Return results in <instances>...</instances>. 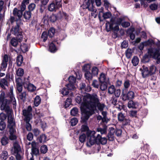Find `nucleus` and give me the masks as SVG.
<instances>
[{
    "instance_id": "obj_2",
    "label": "nucleus",
    "mask_w": 160,
    "mask_h": 160,
    "mask_svg": "<svg viewBox=\"0 0 160 160\" xmlns=\"http://www.w3.org/2000/svg\"><path fill=\"white\" fill-rule=\"evenodd\" d=\"M8 122L7 128L8 129L9 139L11 141L17 140L18 136L16 129V123L15 122L13 121V118L12 116L8 117Z\"/></svg>"
},
{
    "instance_id": "obj_20",
    "label": "nucleus",
    "mask_w": 160,
    "mask_h": 160,
    "mask_svg": "<svg viewBox=\"0 0 160 160\" xmlns=\"http://www.w3.org/2000/svg\"><path fill=\"white\" fill-rule=\"evenodd\" d=\"M88 94L87 93L86 95L84 96H81V95H78L77 96L76 98L75 99V100L76 101V102L79 103H81V105L82 103L83 102V98L85 97V96H86L87 94Z\"/></svg>"
},
{
    "instance_id": "obj_7",
    "label": "nucleus",
    "mask_w": 160,
    "mask_h": 160,
    "mask_svg": "<svg viewBox=\"0 0 160 160\" xmlns=\"http://www.w3.org/2000/svg\"><path fill=\"white\" fill-rule=\"evenodd\" d=\"M94 2V0H85L82 5L83 9H88V11L94 12V6L93 4Z\"/></svg>"
},
{
    "instance_id": "obj_45",
    "label": "nucleus",
    "mask_w": 160,
    "mask_h": 160,
    "mask_svg": "<svg viewBox=\"0 0 160 160\" xmlns=\"http://www.w3.org/2000/svg\"><path fill=\"white\" fill-rule=\"evenodd\" d=\"M128 107L129 108H136V103L132 100H130L128 102Z\"/></svg>"
},
{
    "instance_id": "obj_24",
    "label": "nucleus",
    "mask_w": 160,
    "mask_h": 160,
    "mask_svg": "<svg viewBox=\"0 0 160 160\" xmlns=\"http://www.w3.org/2000/svg\"><path fill=\"white\" fill-rule=\"evenodd\" d=\"M21 51L23 53H25L28 51V47L26 43H23L22 44H21L20 47Z\"/></svg>"
},
{
    "instance_id": "obj_59",
    "label": "nucleus",
    "mask_w": 160,
    "mask_h": 160,
    "mask_svg": "<svg viewBox=\"0 0 160 160\" xmlns=\"http://www.w3.org/2000/svg\"><path fill=\"white\" fill-rule=\"evenodd\" d=\"M6 125L5 122L4 121H1L0 122V130L3 131L6 128Z\"/></svg>"
},
{
    "instance_id": "obj_44",
    "label": "nucleus",
    "mask_w": 160,
    "mask_h": 160,
    "mask_svg": "<svg viewBox=\"0 0 160 160\" xmlns=\"http://www.w3.org/2000/svg\"><path fill=\"white\" fill-rule=\"evenodd\" d=\"M48 150V148L46 145H43L41 147L40 150L41 153L45 154L47 152Z\"/></svg>"
},
{
    "instance_id": "obj_29",
    "label": "nucleus",
    "mask_w": 160,
    "mask_h": 160,
    "mask_svg": "<svg viewBox=\"0 0 160 160\" xmlns=\"http://www.w3.org/2000/svg\"><path fill=\"white\" fill-rule=\"evenodd\" d=\"M18 42L19 40L17 38L16 39L15 38H13L11 40L10 43L12 46L16 47L18 44Z\"/></svg>"
},
{
    "instance_id": "obj_14",
    "label": "nucleus",
    "mask_w": 160,
    "mask_h": 160,
    "mask_svg": "<svg viewBox=\"0 0 160 160\" xmlns=\"http://www.w3.org/2000/svg\"><path fill=\"white\" fill-rule=\"evenodd\" d=\"M97 136L98 137L97 138L98 143H100L102 145L105 144L107 143V139L106 138H102L101 136L99 134H97Z\"/></svg>"
},
{
    "instance_id": "obj_64",
    "label": "nucleus",
    "mask_w": 160,
    "mask_h": 160,
    "mask_svg": "<svg viewBox=\"0 0 160 160\" xmlns=\"http://www.w3.org/2000/svg\"><path fill=\"white\" fill-rule=\"evenodd\" d=\"M82 132H84L89 131L88 127L86 125H82L81 128Z\"/></svg>"
},
{
    "instance_id": "obj_9",
    "label": "nucleus",
    "mask_w": 160,
    "mask_h": 160,
    "mask_svg": "<svg viewBox=\"0 0 160 160\" xmlns=\"http://www.w3.org/2000/svg\"><path fill=\"white\" fill-rule=\"evenodd\" d=\"M122 98L124 101L127 100H130L132 99L134 97V92L131 91H126L125 92H122L121 95Z\"/></svg>"
},
{
    "instance_id": "obj_22",
    "label": "nucleus",
    "mask_w": 160,
    "mask_h": 160,
    "mask_svg": "<svg viewBox=\"0 0 160 160\" xmlns=\"http://www.w3.org/2000/svg\"><path fill=\"white\" fill-rule=\"evenodd\" d=\"M72 100L71 98L69 97L67 98L65 102V104L64 105L65 108H67L70 105H72Z\"/></svg>"
},
{
    "instance_id": "obj_41",
    "label": "nucleus",
    "mask_w": 160,
    "mask_h": 160,
    "mask_svg": "<svg viewBox=\"0 0 160 160\" xmlns=\"http://www.w3.org/2000/svg\"><path fill=\"white\" fill-rule=\"evenodd\" d=\"M23 61V58L22 56H18L17 59V62L18 66H21Z\"/></svg>"
},
{
    "instance_id": "obj_48",
    "label": "nucleus",
    "mask_w": 160,
    "mask_h": 160,
    "mask_svg": "<svg viewBox=\"0 0 160 160\" xmlns=\"http://www.w3.org/2000/svg\"><path fill=\"white\" fill-rule=\"evenodd\" d=\"M48 33H47V32H43L41 36V38L43 39V42H45L47 39L48 38Z\"/></svg>"
},
{
    "instance_id": "obj_52",
    "label": "nucleus",
    "mask_w": 160,
    "mask_h": 160,
    "mask_svg": "<svg viewBox=\"0 0 160 160\" xmlns=\"http://www.w3.org/2000/svg\"><path fill=\"white\" fill-rule=\"evenodd\" d=\"M118 120L120 122L123 120V119L126 117L122 112L118 113Z\"/></svg>"
},
{
    "instance_id": "obj_47",
    "label": "nucleus",
    "mask_w": 160,
    "mask_h": 160,
    "mask_svg": "<svg viewBox=\"0 0 160 160\" xmlns=\"http://www.w3.org/2000/svg\"><path fill=\"white\" fill-rule=\"evenodd\" d=\"M74 84L75 83L69 82L68 84H66L65 86L69 90H74L75 88Z\"/></svg>"
},
{
    "instance_id": "obj_12",
    "label": "nucleus",
    "mask_w": 160,
    "mask_h": 160,
    "mask_svg": "<svg viewBox=\"0 0 160 160\" xmlns=\"http://www.w3.org/2000/svg\"><path fill=\"white\" fill-rule=\"evenodd\" d=\"M55 41L51 42L49 45L48 50L49 51L52 53H54L58 49L56 47V45L53 42Z\"/></svg>"
},
{
    "instance_id": "obj_21",
    "label": "nucleus",
    "mask_w": 160,
    "mask_h": 160,
    "mask_svg": "<svg viewBox=\"0 0 160 160\" xmlns=\"http://www.w3.org/2000/svg\"><path fill=\"white\" fill-rule=\"evenodd\" d=\"M8 157V152L6 151H3L0 155V158L1 160H6Z\"/></svg>"
},
{
    "instance_id": "obj_11",
    "label": "nucleus",
    "mask_w": 160,
    "mask_h": 160,
    "mask_svg": "<svg viewBox=\"0 0 160 160\" xmlns=\"http://www.w3.org/2000/svg\"><path fill=\"white\" fill-rule=\"evenodd\" d=\"M9 102V101L7 99L0 102L1 104V109L2 110H5L6 111L8 112L10 109V107L8 105V104Z\"/></svg>"
},
{
    "instance_id": "obj_50",
    "label": "nucleus",
    "mask_w": 160,
    "mask_h": 160,
    "mask_svg": "<svg viewBox=\"0 0 160 160\" xmlns=\"http://www.w3.org/2000/svg\"><path fill=\"white\" fill-rule=\"evenodd\" d=\"M8 63L6 62H2L1 64V66L0 68V71H5L7 67Z\"/></svg>"
},
{
    "instance_id": "obj_61",
    "label": "nucleus",
    "mask_w": 160,
    "mask_h": 160,
    "mask_svg": "<svg viewBox=\"0 0 160 160\" xmlns=\"http://www.w3.org/2000/svg\"><path fill=\"white\" fill-rule=\"evenodd\" d=\"M149 8L152 10H155L158 9V5L154 3L152 4L149 6Z\"/></svg>"
},
{
    "instance_id": "obj_51",
    "label": "nucleus",
    "mask_w": 160,
    "mask_h": 160,
    "mask_svg": "<svg viewBox=\"0 0 160 160\" xmlns=\"http://www.w3.org/2000/svg\"><path fill=\"white\" fill-rule=\"evenodd\" d=\"M115 90V88L113 85H112L108 88V93L112 94L114 93Z\"/></svg>"
},
{
    "instance_id": "obj_16",
    "label": "nucleus",
    "mask_w": 160,
    "mask_h": 160,
    "mask_svg": "<svg viewBox=\"0 0 160 160\" xmlns=\"http://www.w3.org/2000/svg\"><path fill=\"white\" fill-rule=\"evenodd\" d=\"M31 154L32 156L33 155L37 156L39 154V151L38 148H36V147H32L31 152Z\"/></svg>"
},
{
    "instance_id": "obj_27",
    "label": "nucleus",
    "mask_w": 160,
    "mask_h": 160,
    "mask_svg": "<svg viewBox=\"0 0 160 160\" xmlns=\"http://www.w3.org/2000/svg\"><path fill=\"white\" fill-rule=\"evenodd\" d=\"M16 87L18 91L19 92H22V83L19 82L18 80H16Z\"/></svg>"
},
{
    "instance_id": "obj_13",
    "label": "nucleus",
    "mask_w": 160,
    "mask_h": 160,
    "mask_svg": "<svg viewBox=\"0 0 160 160\" xmlns=\"http://www.w3.org/2000/svg\"><path fill=\"white\" fill-rule=\"evenodd\" d=\"M47 137L44 134H42L37 138V140L38 143H41L42 142H45L46 141Z\"/></svg>"
},
{
    "instance_id": "obj_19",
    "label": "nucleus",
    "mask_w": 160,
    "mask_h": 160,
    "mask_svg": "<svg viewBox=\"0 0 160 160\" xmlns=\"http://www.w3.org/2000/svg\"><path fill=\"white\" fill-rule=\"evenodd\" d=\"M106 29L108 32L112 30L118 32L119 30V28L118 25H116L114 27H113V26H111V27H109L108 28H106Z\"/></svg>"
},
{
    "instance_id": "obj_28",
    "label": "nucleus",
    "mask_w": 160,
    "mask_h": 160,
    "mask_svg": "<svg viewBox=\"0 0 160 160\" xmlns=\"http://www.w3.org/2000/svg\"><path fill=\"white\" fill-rule=\"evenodd\" d=\"M41 99L39 96H37L34 100V104L36 107H38L40 103Z\"/></svg>"
},
{
    "instance_id": "obj_42",
    "label": "nucleus",
    "mask_w": 160,
    "mask_h": 160,
    "mask_svg": "<svg viewBox=\"0 0 160 160\" xmlns=\"http://www.w3.org/2000/svg\"><path fill=\"white\" fill-rule=\"evenodd\" d=\"M30 120H24V121H25L26 122V128L27 131H31L32 129V126L31 124L29 122L30 121Z\"/></svg>"
},
{
    "instance_id": "obj_37",
    "label": "nucleus",
    "mask_w": 160,
    "mask_h": 160,
    "mask_svg": "<svg viewBox=\"0 0 160 160\" xmlns=\"http://www.w3.org/2000/svg\"><path fill=\"white\" fill-rule=\"evenodd\" d=\"M91 68L90 65L88 63L85 64L82 67V70L83 71L86 72H89Z\"/></svg>"
},
{
    "instance_id": "obj_56",
    "label": "nucleus",
    "mask_w": 160,
    "mask_h": 160,
    "mask_svg": "<svg viewBox=\"0 0 160 160\" xmlns=\"http://www.w3.org/2000/svg\"><path fill=\"white\" fill-rule=\"evenodd\" d=\"M101 83L100 88L102 91H105L107 89V87L106 82H100Z\"/></svg>"
},
{
    "instance_id": "obj_34",
    "label": "nucleus",
    "mask_w": 160,
    "mask_h": 160,
    "mask_svg": "<svg viewBox=\"0 0 160 160\" xmlns=\"http://www.w3.org/2000/svg\"><path fill=\"white\" fill-rule=\"evenodd\" d=\"M96 132L95 131H88L87 132V136L88 137H90V138H91L92 137H94L96 138V137L95 136Z\"/></svg>"
},
{
    "instance_id": "obj_54",
    "label": "nucleus",
    "mask_w": 160,
    "mask_h": 160,
    "mask_svg": "<svg viewBox=\"0 0 160 160\" xmlns=\"http://www.w3.org/2000/svg\"><path fill=\"white\" fill-rule=\"evenodd\" d=\"M76 78L73 76H71L69 77L68 78V80L69 83H75L76 82Z\"/></svg>"
},
{
    "instance_id": "obj_43",
    "label": "nucleus",
    "mask_w": 160,
    "mask_h": 160,
    "mask_svg": "<svg viewBox=\"0 0 160 160\" xmlns=\"http://www.w3.org/2000/svg\"><path fill=\"white\" fill-rule=\"evenodd\" d=\"M78 109L76 107L73 108L71 110L70 113L72 116H76L78 114Z\"/></svg>"
},
{
    "instance_id": "obj_36",
    "label": "nucleus",
    "mask_w": 160,
    "mask_h": 160,
    "mask_svg": "<svg viewBox=\"0 0 160 160\" xmlns=\"http://www.w3.org/2000/svg\"><path fill=\"white\" fill-rule=\"evenodd\" d=\"M98 138V137L96 136V138H94L92 137L91 138H90L89 139V142L91 146L93 145L94 144L96 143H97L98 140L97 138Z\"/></svg>"
},
{
    "instance_id": "obj_39",
    "label": "nucleus",
    "mask_w": 160,
    "mask_h": 160,
    "mask_svg": "<svg viewBox=\"0 0 160 160\" xmlns=\"http://www.w3.org/2000/svg\"><path fill=\"white\" fill-rule=\"evenodd\" d=\"M24 73V69L21 68H19L16 71L17 75L19 77H22Z\"/></svg>"
},
{
    "instance_id": "obj_33",
    "label": "nucleus",
    "mask_w": 160,
    "mask_h": 160,
    "mask_svg": "<svg viewBox=\"0 0 160 160\" xmlns=\"http://www.w3.org/2000/svg\"><path fill=\"white\" fill-rule=\"evenodd\" d=\"M24 18L26 19L29 20L31 17V12L30 11H25L23 14Z\"/></svg>"
},
{
    "instance_id": "obj_4",
    "label": "nucleus",
    "mask_w": 160,
    "mask_h": 160,
    "mask_svg": "<svg viewBox=\"0 0 160 160\" xmlns=\"http://www.w3.org/2000/svg\"><path fill=\"white\" fill-rule=\"evenodd\" d=\"M11 151L12 154L15 155L16 160H21L22 157L20 154L21 151V148L18 141H15L13 142Z\"/></svg>"
},
{
    "instance_id": "obj_55",
    "label": "nucleus",
    "mask_w": 160,
    "mask_h": 160,
    "mask_svg": "<svg viewBox=\"0 0 160 160\" xmlns=\"http://www.w3.org/2000/svg\"><path fill=\"white\" fill-rule=\"evenodd\" d=\"M26 92H24L21 93V94L19 95V97L20 99L22 100L23 102H25L26 100Z\"/></svg>"
},
{
    "instance_id": "obj_38",
    "label": "nucleus",
    "mask_w": 160,
    "mask_h": 160,
    "mask_svg": "<svg viewBox=\"0 0 160 160\" xmlns=\"http://www.w3.org/2000/svg\"><path fill=\"white\" fill-rule=\"evenodd\" d=\"M92 75L90 72H87L85 73V77L86 79L89 81L92 80Z\"/></svg>"
},
{
    "instance_id": "obj_8",
    "label": "nucleus",
    "mask_w": 160,
    "mask_h": 160,
    "mask_svg": "<svg viewBox=\"0 0 160 160\" xmlns=\"http://www.w3.org/2000/svg\"><path fill=\"white\" fill-rule=\"evenodd\" d=\"M32 109L31 106H29L27 109L22 110V115L24 117V120H31L32 118Z\"/></svg>"
},
{
    "instance_id": "obj_32",
    "label": "nucleus",
    "mask_w": 160,
    "mask_h": 160,
    "mask_svg": "<svg viewBox=\"0 0 160 160\" xmlns=\"http://www.w3.org/2000/svg\"><path fill=\"white\" fill-rule=\"evenodd\" d=\"M23 85L24 87H27L28 91H32L34 90L33 88L34 86L32 84L30 83H29L28 84H26V83H24Z\"/></svg>"
},
{
    "instance_id": "obj_46",
    "label": "nucleus",
    "mask_w": 160,
    "mask_h": 160,
    "mask_svg": "<svg viewBox=\"0 0 160 160\" xmlns=\"http://www.w3.org/2000/svg\"><path fill=\"white\" fill-rule=\"evenodd\" d=\"M61 94L63 96L67 95L68 94L69 92L67 88H63L60 91Z\"/></svg>"
},
{
    "instance_id": "obj_58",
    "label": "nucleus",
    "mask_w": 160,
    "mask_h": 160,
    "mask_svg": "<svg viewBox=\"0 0 160 160\" xmlns=\"http://www.w3.org/2000/svg\"><path fill=\"white\" fill-rule=\"evenodd\" d=\"M106 77L104 74L102 73L101 74L99 78V81L100 82H105Z\"/></svg>"
},
{
    "instance_id": "obj_35",
    "label": "nucleus",
    "mask_w": 160,
    "mask_h": 160,
    "mask_svg": "<svg viewBox=\"0 0 160 160\" xmlns=\"http://www.w3.org/2000/svg\"><path fill=\"white\" fill-rule=\"evenodd\" d=\"M130 121L131 120L129 118L126 117L123 119V120L121 121L120 122H122L123 125L126 126L128 125H129Z\"/></svg>"
},
{
    "instance_id": "obj_31",
    "label": "nucleus",
    "mask_w": 160,
    "mask_h": 160,
    "mask_svg": "<svg viewBox=\"0 0 160 160\" xmlns=\"http://www.w3.org/2000/svg\"><path fill=\"white\" fill-rule=\"evenodd\" d=\"M8 95L10 97L11 100H15V98L14 97L13 94V87L12 86L10 87L9 89V92L8 94Z\"/></svg>"
},
{
    "instance_id": "obj_30",
    "label": "nucleus",
    "mask_w": 160,
    "mask_h": 160,
    "mask_svg": "<svg viewBox=\"0 0 160 160\" xmlns=\"http://www.w3.org/2000/svg\"><path fill=\"white\" fill-rule=\"evenodd\" d=\"M139 62L138 58L137 56H134L132 60V63L134 66H136Z\"/></svg>"
},
{
    "instance_id": "obj_53",
    "label": "nucleus",
    "mask_w": 160,
    "mask_h": 160,
    "mask_svg": "<svg viewBox=\"0 0 160 160\" xmlns=\"http://www.w3.org/2000/svg\"><path fill=\"white\" fill-rule=\"evenodd\" d=\"M86 138V134L84 133H83L79 136V140L81 143H83L85 142Z\"/></svg>"
},
{
    "instance_id": "obj_1",
    "label": "nucleus",
    "mask_w": 160,
    "mask_h": 160,
    "mask_svg": "<svg viewBox=\"0 0 160 160\" xmlns=\"http://www.w3.org/2000/svg\"><path fill=\"white\" fill-rule=\"evenodd\" d=\"M83 102L80 106L82 114L81 122L86 123L90 117L94 114L97 110V108L102 111L105 105L99 102L98 96L96 94H87L83 98Z\"/></svg>"
},
{
    "instance_id": "obj_5",
    "label": "nucleus",
    "mask_w": 160,
    "mask_h": 160,
    "mask_svg": "<svg viewBox=\"0 0 160 160\" xmlns=\"http://www.w3.org/2000/svg\"><path fill=\"white\" fill-rule=\"evenodd\" d=\"M142 68V77L144 78L151 76L155 73L156 67L154 65L151 66L149 68L143 65Z\"/></svg>"
},
{
    "instance_id": "obj_15",
    "label": "nucleus",
    "mask_w": 160,
    "mask_h": 160,
    "mask_svg": "<svg viewBox=\"0 0 160 160\" xmlns=\"http://www.w3.org/2000/svg\"><path fill=\"white\" fill-rule=\"evenodd\" d=\"M115 17H112L110 20V22L107 21L105 24L106 28H107L108 27V25H109V27H111V26H113L115 24Z\"/></svg>"
},
{
    "instance_id": "obj_18",
    "label": "nucleus",
    "mask_w": 160,
    "mask_h": 160,
    "mask_svg": "<svg viewBox=\"0 0 160 160\" xmlns=\"http://www.w3.org/2000/svg\"><path fill=\"white\" fill-rule=\"evenodd\" d=\"M9 140H10L9 138V137H8L6 136H3L1 139L2 145L3 146H5L8 144Z\"/></svg>"
},
{
    "instance_id": "obj_40",
    "label": "nucleus",
    "mask_w": 160,
    "mask_h": 160,
    "mask_svg": "<svg viewBox=\"0 0 160 160\" xmlns=\"http://www.w3.org/2000/svg\"><path fill=\"white\" fill-rule=\"evenodd\" d=\"M132 53L131 49L128 48L125 51L126 57L128 59L130 58L132 56Z\"/></svg>"
},
{
    "instance_id": "obj_25",
    "label": "nucleus",
    "mask_w": 160,
    "mask_h": 160,
    "mask_svg": "<svg viewBox=\"0 0 160 160\" xmlns=\"http://www.w3.org/2000/svg\"><path fill=\"white\" fill-rule=\"evenodd\" d=\"M151 58L146 53L143 57L141 59V62L143 63H146L149 62L150 58Z\"/></svg>"
},
{
    "instance_id": "obj_3",
    "label": "nucleus",
    "mask_w": 160,
    "mask_h": 160,
    "mask_svg": "<svg viewBox=\"0 0 160 160\" xmlns=\"http://www.w3.org/2000/svg\"><path fill=\"white\" fill-rule=\"evenodd\" d=\"M21 21H16V25L12 27L10 32L15 35L17 36V38L20 42L22 41L23 36L22 35V30L20 28Z\"/></svg>"
},
{
    "instance_id": "obj_26",
    "label": "nucleus",
    "mask_w": 160,
    "mask_h": 160,
    "mask_svg": "<svg viewBox=\"0 0 160 160\" xmlns=\"http://www.w3.org/2000/svg\"><path fill=\"white\" fill-rule=\"evenodd\" d=\"M55 32V29L53 27L51 28L48 31V35L51 38H52Z\"/></svg>"
},
{
    "instance_id": "obj_10",
    "label": "nucleus",
    "mask_w": 160,
    "mask_h": 160,
    "mask_svg": "<svg viewBox=\"0 0 160 160\" xmlns=\"http://www.w3.org/2000/svg\"><path fill=\"white\" fill-rule=\"evenodd\" d=\"M49 0H41V3L39 5V11L40 12L42 13L46 8V6Z\"/></svg>"
},
{
    "instance_id": "obj_60",
    "label": "nucleus",
    "mask_w": 160,
    "mask_h": 160,
    "mask_svg": "<svg viewBox=\"0 0 160 160\" xmlns=\"http://www.w3.org/2000/svg\"><path fill=\"white\" fill-rule=\"evenodd\" d=\"M112 16L111 12H107L103 14V17L104 19H107L109 18Z\"/></svg>"
},
{
    "instance_id": "obj_62",
    "label": "nucleus",
    "mask_w": 160,
    "mask_h": 160,
    "mask_svg": "<svg viewBox=\"0 0 160 160\" xmlns=\"http://www.w3.org/2000/svg\"><path fill=\"white\" fill-rule=\"evenodd\" d=\"M32 132L34 136L37 137L40 133V131L37 128H35L32 130Z\"/></svg>"
},
{
    "instance_id": "obj_49",
    "label": "nucleus",
    "mask_w": 160,
    "mask_h": 160,
    "mask_svg": "<svg viewBox=\"0 0 160 160\" xmlns=\"http://www.w3.org/2000/svg\"><path fill=\"white\" fill-rule=\"evenodd\" d=\"M98 69L96 67H93L92 69V72L93 76L97 75L98 74Z\"/></svg>"
},
{
    "instance_id": "obj_6",
    "label": "nucleus",
    "mask_w": 160,
    "mask_h": 160,
    "mask_svg": "<svg viewBox=\"0 0 160 160\" xmlns=\"http://www.w3.org/2000/svg\"><path fill=\"white\" fill-rule=\"evenodd\" d=\"M62 6L61 0H54L51 3L48 4V9L50 12H56Z\"/></svg>"
},
{
    "instance_id": "obj_63",
    "label": "nucleus",
    "mask_w": 160,
    "mask_h": 160,
    "mask_svg": "<svg viewBox=\"0 0 160 160\" xmlns=\"http://www.w3.org/2000/svg\"><path fill=\"white\" fill-rule=\"evenodd\" d=\"M33 138V135L32 133L31 132H29L27 135V139L29 141H32Z\"/></svg>"
},
{
    "instance_id": "obj_23",
    "label": "nucleus",
    "mask_w": 160,
    "mask_h": 160,
    "mask_svg": "<svg viewBox=\"0 0 160 160\" xmlns=\"http://www.w3.org/2000/svg\"><path fill=\"white\" fill-rule=\"evenodd\" d=\"M29 0H23L21 6V10L24 11L26 8V5L29 3Z\"/></svg>"
},
{
    "instance_id": "obj_17",
    "label": "nucleus",
    "mask_w": 160,
    "mask_h": 160,
    "mask_svg": "<svg viewBox=\"0 0 160 160\" xmlns=\"http://www.w3.org/2000/svg\"><path fill=\"white\" fill-rule=\"evenodd\" d=\"M123 85L124 88L122 89V92H125L127 91L128 89L130 86V81L128 79H126L124 82Z\"/></svg>"
},
{
    "instance_id": "obj_57",
    "label": "nucleus",
    "mask_w": 160,
    "mask_h": 160,
    "mask_svg": "<svg viewBox=\"0 0 160 160\" xmlns=\"http://www.w3.org/2000/svg\"><path fill=\"white\" fill-rule=\"evenodd\" d=\"M78 122V120L76 118H73L71 119L70 122L71 125L73 126L76 125Z\"/></svg>"
}]
</instances>
